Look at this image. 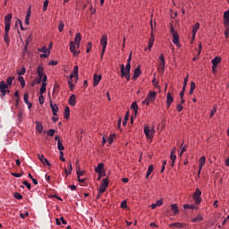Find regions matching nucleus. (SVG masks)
Listing matches in <instances>:
<instances>
[{
    "label": "nucleus",
    "instance_id": "1",
    "mask_svg": "<svg viewBox=\"0 0 229 229\" xmlns=\"http://www.w3.org/2000/svg\"><path fill=\"white\" fill-rule=\"evenodd\" d=\"M130 71H131V53L129 55L127 64H121V76L126 78L127 81H130Z\"/></svg>",
    "mask_w": 229,
    "mask_h": 229
},
{
    "label": "nucleus",
    "instance_id": "2",
    "mask_svg": "<svg viewBox=\"0 0 229 229\" xmlns=\"http://www.w3.org/2000/svg\"><path fill=\"white\" fill-rule=\"evenodd\" d=\"M12 17H13L12 13L7 14L4 17L5 32H4V41L5 42V44L7 46H10V38H9L8 33H10V28L12 26Z\"/></svg>",
    "mask_w": 229,
    "mask_h": 229
},
{
    "label": "nucleus",
    "instance_id": "3",
    "mask_svg": "<svg viewBox=\"0 0 229 229\" xmlns=\"http://www.w3.org/2000/svg\"><path fill=\"white\" fill-rule=\"evenodd\" d=\"M170 31L173 35V42L177 46V47H180V36L178 35V31L174 30V27L173 25L170 26Z\"/></svg>",
    "mask_w": 229,
    "mask_h": 229
},
{
    "label": "nucleus",
    "instance_id": "4",
    "mask_svg": "<svg viewBox=\"0 0 229 229\" xmlns=\"http://www.w3.org/2000/svg\"><path fill=\"white\" fill-rule=\"evenodd\" d=\"M155 99H157V92L151 91L147 96V98L145 100H143L141 103H142V105H147V106H149V104L153 103V101H155Z\"/></svg>",
    "mask_w": 229,
    "mask_h": 229
},
{
    "label": "nucleus",
    "instance_id": "5",
    "mask_svg": "<svg viewBox=\"0 0 229 229\" xmlns=\"http://www.w3.org/2000/svg\"><path fill=\"white\" fill-rule=\"evenodd\" d=\"M107 44H108V37H106V35L102 36L100 39V45L102 46L101 58H103V55H105V52L106 51Z\"/></svg>",
    "mask_w": 229,
    "mask_h": 229
},
{
    "label": "nucleus",
    "instance_id": "6",
    "mask_svg": "<svg viewBox=\"0 0 229 229\" xmlns=\"http://www.w3.org/2000/svg\"><path fill=\"white\" fill-rule=\"evenodd\" d=\"M0 92L3 98L6 96V92H10V90H8V84H6L4 81H0Z\"/></svg>",
    "mask_w": 229,
    "mask_h": 229
},
{
    "label": "nucleus",
    "instance_id": "7",
    "mask_svg": "<svg viewBox=\"0 0 229 229\" xmlns=\"http://www.w3.org/2000/svg\"><path fill=\"white\" fill-rule=\"evenodd\" d=\"M106 187H108V179L107 178L102 180V182L98 189V193L103 194V192H105V191H106Z\"/></svg>",
    "mask_w": 229,
    "mask_h": 229
},
{
    "label": "nucleus",
    "instance_id": "8",
    "mask_svg": "<svg viewBox=\"0 0 229 229\" xmlns=\"http://www.w3.org/2000/svg\"><path fill=\"white\" fill-rule=\"evenodd\" d=\"M193 199L196 205H199L201 203V191L197 189L193 194Z\"/></svg>",
    "mask_w": 229,
    "mask_h": 229
},
{
    "label": "nucleus",
    "instance_id": "9",
    "mask_svg": "<svg viewBox=\"0 0 229 229\" xmlns=\"http://www.w3.org/2000/svg\"><path fill=\"white\" fill-rule=\"evenodd\" d=\"M70 51L72 53L73 56H78V55H80V52L76 51V43L74 41L70 42Z\"/></svg>",
    "mask_w": 229,
    "mask_h": 229
},
{
    "label": "nucleus",
    "instance_id": "10",
    "mask_svg": "<svg viewBox=\"0 0 229 229\" xmlns=\"http://www.w3.org/2000/svg\"><path fill=\"white\" fill-rule=\"evenodd\" d=\"M144 133L148 139L153 138V130L149 129V126L148 125L144 127Z\"/></svg>",
    "mask_w": 229,
    "mask_h": 229
},
{
    "label": "nucleus",
    "instance_id": "11",
    "mask_svg": "<svg viewBox=\"0 0 229 229\" xmlns=\"http://www.w3.org/2000/svg\"><path fill=\"white\" fill-rule=\"evenodd\" d=\"M38 159L40 160V162L43 164V165H48L51 166V163H49V161L47 160V158H46V157L44 155H38Z\"/></svg>",
    "mask_w": 229,
    "mask_h": 229
},
{
    "label": "nucleus",
    "instance_id": "12",
    "mask_svg": "<svg viewBox=\"0 0 229 229\" xmlns=\"http://www.w3.org/2000/svg\"><path fill=\"white\" fill-rule=\"evenodd\" d=\"M206 162H207V157H205V156H202V157L199 158V174H200L201 169H203V165H205Z\"/></svg>",
    "mask_w": 229,
    "mask_h": 229
},
{
    "label": "nucleus",
    "instance_id": "13",
    "mask_svg": "<svg viewBox=\"0 0 229 229\" xmlns=\"http://www.w3.org/2000/svg\"><path fill=\"white\" fill-rule=\"evenodd\" d=\"M50 107L53 112V115L56 116L58 115V106L56 104H53V101L50 100Z\"/></svg>",
    "mask_w": 229,
    "mask_h": 229
},
{
    "label": "nucleus",
    "instance_id": "14",
    "mask_svg": "<svg viewBox=\"0 0 229 229\" xmlns=\"http://www.w3.org/2000/svg\"><path fill=\"white\" fill-rule=\"evenodd\" d=\"M140 74H142V71H140V66H138L134 70L132 80H134V81L137 80L139 78V76H140Z\"/></svg>",
    "mask_w": 229,
    "mask_h": 229
},
{
    "label": "nucleus",
    "instance_id": "15",
    "mask_svg": "<svg viewBox=\"0 0 229 229\" xmlns=\"http://www.w3.org/2000/svg\"><path fill=\"white\" fill-rule=\"evenodd\" d=\"M100 81H101V75L94 74L93 86L98 87V85H99Z\"/></svg>",
    "mask_w": 229,
    "mask_h": 229
},
{
    "label": "nucleus",
    "instance_id": "16",
    "mask_svg": "<svg viewBox=\"0 0 229 229\" xmlns=\"http://www.w3.org/2000/svg\"><path fill=\"white\" fill-rule=\"evenodd\" d=\"M104 167H105V164L100 163L98 165L97 167H95V172L98 173V174H103Z\"/></svg>",
    "mask_w": 229,
    "mask_h": 229
},
{
    "label": "nucleus",
    "instance_id": "17",
    "mask_svg": "<svg viewBox=\"0 0 229 229\" xmlns=\"http://www.w3.org/2000/svg\"><path fill=\"white\" fill-rule=\"evenodd\" d=\"M173 101H174V98H173V96H171V93H167V95H166L167 108H169V106H171V105L173 104Z\"/></svg>",
    "mask_w": 229,
    "mask_h": 229
},
{
    "label": "nucleus",
    "instance_id": "18",
    "mask_svg": "<svg viewBox=\"0 0 229 229\" xmlns=\"http://www.w3.org/2000/svg\"><path fill=\"white\" fill-rule=\"evenodd\" d=\"M224 25L229 26V10L224 13Z\"/></svg>",
    "mask_w": 229,
    "mask_h": 229
},
{
    "label": "nucleus",
    "instance_id": "19",
    "mask_svg": "<svg viewBox=\"0 0 229 229\" xmlns=\"http://www.w3.org/2000/svg\"><path fill=\"white\" fill-rule=\"evenodd\" d=\"M73 42L76 44L77 47H80V44L81 42V34L80 32L76 34Z\"/></svg>",
    "mask_w": 229,
    "mask_h": 229
},
{
    "label": "nucleus",
    "instance_id": "20",
    "mask_svg": "<svg viewBox=\"0 0 229 229\" xmlns=\"http://www.w3.org/2000/svg\"><path fill=\"white\" fill-rule=\"evenodd\" d=\"M212 65H213V69H215V67H217L218 64H221V57L216 56L214 59L211 60Z\"/></svg>",
    "mask_w": 229,
    "mask_h": 229
},
{
    "label": "nucleus",
    "instance_id": "21",
    "mask_svg": "<svg viewBox=\"0 0 229 229\" xmlns=\"http://www.w3.org/2000/svg\"><path fill=\"white\" fill-rule=\"evenodd\" d=\"M153 44H155V35H153V31L151 32V37L148 39V50L150 51L151 47H153Z\"/></svg>",
    "mask_w": 229,
    "mask_h": 229
},
{
    "label": "nucleus",
    "instance_id": "22",
    "mask_svg": "<svg viewBox=\"0 0 229 229\" xmlns=\"http://www.w3.org/2000/svg\"><path fill=\"white\" fill-rule=\"evenodd\" d=\"M158 72H161V74H164L165 71V63H159L157 66Z\"/></svg>",
    "mask_w": 229,
    "mask_h": 229
},
{
    "label": "nucleus",
    "instance_id": "23",
    "mask_svg": "<svg viewBox=\"0 0 229 229\" xmlns=\"http://www.w3.org/2000/svg\"><path fill=\"white\" fill-rule=\"evenodd\" d=\"M69 105L71 106H76V95L72 94L69 98Z\"/></svg>",
    "mask_w": 229,
    "mask_h": 229
},
{
    "label": "nucleus",
    "instance_id": "24",
    "mask_svg": "<svg viewBox=\"0 0 229 229\" xmlns=\"http://www.w3.org/2000/svg\"><path fill=\"white\" fill-rule=\"evenodd\" d=\"M35 123H36L37 131H38L39 133H42V131H44V126L42 125V123L35 122Z\"/></svg>",
    "mask_w": 229,
    "mask_h": 229
},
{
    "label": "nucleus",
    "instance_id": "25",
    "mask_svg": "<svg viewBox=\"0 0 229 229\" xmlns=\"http://www.w3.org/2000/svg\"><path fill=\"white\" fill-rule=\"evenodd\" d=\"M38 78H40V80H42V77L44 76V68L42 66H38Z\"/></svg>",
    "mask_w": 229,
    "mask_h": 229
},
{
    "label": "nucleus",
    "instance_id": "26",
    "mask_svg": "<svg viewBox=\"0 0 229 229\" xmlns=\"http://www.w3.org/2000/svg\"><path fill=\"white\" fill-rule=\"evenodd\" d=\"M170 228H182L183 224L176 222L169 225Z\"/></svg>",
    "mask_w": 229,
    "mask_h": 229
},
{
    "label": "nucleus",
    "instance_id": "27",
    "mask_svg": "<svg viewBox=\"0 0 229 229\" xmlns=\"http://www.w3.org/2000/svg\"><path fill=\"white\" fill-rule=\"evenodd\" d=\"M171 209L173 210L174 214H180V209L178 208V205L176 204H172L171 205Z\"/></svg>",
    "mask_w": 229,
    "mask_h": 229
},
{
    "label": "nucleus",
    "instance_id": "28",
    "mask_svg": "<svg viewBox=\"0 0 229 229\" xmlns=\"http://www.w3.org/2000/svg\"><path fill=\"white\" fill-rule=\"evenodd\" d=\"M71 117V109H69V106H65L64 108V119H69Z\"/></svg>",
    "mask_w": 229,
    "mask_h": 229
},
{
    "label": "nucleus",
    "instance_id": "29",
    "mask_svg": "<svg viewBox=\"0 0 229 229\" xmlns=\"http://www.w3.org/2000/svg\"><path fill=\"white\" fill-rule=\"evenodd\" d=\"M131 108L134 110L135 115H137V112H139V106L137 105V102H133L131 106Z\"/></svg>",
    "mask_w": 229,
    "mask_h": 229
},
{
    "label": "nucleus",
    "instance_id": "30",
    "mask_svg": "<svg viewBox=\"0 0 229 229\" xmlns=\"http://www.w3.org/2000/svg\"><path fill=\"white\" fill-rule=\"evenodd\" d=\"M128 119H130V111H127L125 114L124 119L123 121V126H126V124L128 123Z\"/></svg>",
    "mask_w": 229,
    "mask_h": 229
},
{
    "label": "nucleus",
    "instance_id": "31",
    "mask_svg": "<svg viewBox=\"0 0 229 229\" xmlns=\"http://www.w3.org/2000/svg\"><path fill=\"white\" fill-rule=\"evenodd\" d=\"M153 173V165H149L147 174H146V178H149V176L151 175V174Z\"/></svg>",
    "mask_w": 229,
    "mask_h": 229
},
{
    "label": "nucleus",
    "instance_id": "32",
    "mask_svg": "<svg viewBox=\"0 0 229 229\" xmlns=\"http://www.w3.org/2000/svg\"><path fill=\"white\" fill-rule=\"evenodd\" d=\"M73 75V78H75L76 81H78V65L74 66L73 72L72 73Z\"/></svg>",
    "mask_w": 229,
    "mask_h": 229
},
{
    "label": "nucleus",
    "instance_id": "33",
    "mask_svg": "<svg viewBox=\"0 0 229 229\" xmlns=\"http://www.w3.org/2000/svg\"><path fill=\"white\" fill-rule=\"evenodd\" d=\"M72 78H74V75L71 74L70 80L68 81V84H69L71 90H72V89H74V84L72 83Z\"/></svg>",
    "mask_w": 229,
    "mask_h": 229
},
{
    "label": "nucleus",
    "instance_id": "34",
    "mask_svg": "<svg viewBox=\"0 0 229 229\" xmlns=\"http://www.w3.org/2000/svg\"><path fill=\"white\" fill-rule=\"evenodd\" d=\"M46 87H47V83L43 82L41 85V88L39 89L40 96H42V94H44V92H46Z\"/></svg>",
    "mask_w": 229,
    "mask_h": 229
},
{
    "label": "nucleus",
    "instance_id": "35",
    "mask_svg": "<svg viewBox=\"0 0 229 229\" xmlns=\"http://www.w3.org/2000/svg\"><path fill=\"white\" fill-rule=\"evenodd\" d=\"M40 83H42V79L38 77L33 81L31 87H35V85H38Z\"/></svg>",
    "mask_w": 229,
    "mask_h": 229
},
{
    "label": "nucleus",
    "instance_id": "36",
    "mask_svg": "<svg viewBox=\"0 0 229 229\" xmlns=\"http://www.w3.org/2000/svg\"><path fill=\"white\" fill-rule=\"evenodd\" d=\"M192 223H199V221H203V216L201 215H198L197 217L193 218Z\"/></svg>",
    "mask_w": 229,
    "mask_h": 229
},
{
    "label": "nucleus",
    "instance_id": "37",
    "mask_svg": "<svg viewBox=\"0 0 229 229\" xmlns=\"http://www.w3.org/2000/svg\"><path fill=\"white\" fill-rule=\"evenodd\" d=\"M170 160L172 162L171 166L174 167V162H176V156H175V154H171L170 155Z\"/></svg>",
    "mask_w": 229,
    "mask_h": 229
},
{
    "label": "nucleus",
    "instance_id": "38",
    "mask_svg": "<svg viewBox=\"0 0 229 229\" xmlns=\"http://www.w3.org/2000/svg\"><path fill=\"white\" fill-rule=\"evenodd\" d=\"M17 74L19 76H24L26 74V68L22 67L21 70H17Z\"/></svg>",
    "mask_w": 229,
    "mask_h": 229
},
{
    "label": "nucleus",
    "instance_id": "39",
    "mask_svg": "<svg viewBox=\"0 0 229 229\" xmlns=\"http://www.w3.org/2000/svg\"><path fill=\"white\" fill-rule=\"evenodd\" d=\"M198 30H199V22H197L192 29V33L193 35H196L198 33Z\"/></svg>",
    "mask_w": 229,
    "mask_h": 229
},
{
    "label": "nucleus",
    "instance_id": "40",
    "mask_svg": "<svg viewBox=\"0 0 229 229\" xmlns=\"http://www.w3.org/2000/svg\"><path fill=\"white\" fill-rule=\"evenodd\" d=\"M57 149H59V151H64V149H65V147H64L61 140L57 141Z\"/></svg>",
    "mask_w": 229,
    "mask_h": 229
},
{
    "label": "nucleus",
    "instance_id": "41",
    "mask_svg": "<svg viewBox=\"0 0 229 229\" xmlns=\"http://www.w3.org/2000/svg\"><path fill=\"white\" fill-rule=\"evenodd\" d=\"M47 6H49V1L48 0H45L44 4H43V12H47Z\"/></svg>",
    "mask_w": 229,
    "mask_h": 229
},
{
    "label": "nucleus",
    "instance_id": "42",
    "mask_svg": "<svg viewBox=\"0 0 229 229\" xmlns=\"http://www.w3.org/2000/svg\"><path fill=\"white\" fill-rule=\"evenodd\" d=\"M64 28H65V24L64 23V21H60L58 25V30L62 32L64 31Z\"/></svg>",
    "mask_w": 229,
    "mask_h": 229
},
{
    "label": "nucleus",
    "instance_id": "43",
    "mask_svg": "<svg viewBox=\"0 0 229 229\" xmlns=\"http://www.w3.org/2000/svg\"><path fill=\"white\" fill-rule=\"evenodd\" d=\"M183 208H190L191 210H194V208H196V206L191 204H184Z\"/></svg>",
    "mask_w": 229,
    "mask_h": 229
},
{
    "label": "nucleus",
    "instance_id": "44",
    "mask_svg": "<svg viewBox=\"0 0 229 229\" xmlns=\"http://www.w3.org/2000/svg\"><path fill=\"white\" fill-rule=\"evenodd\" d=\"M15 80V77L14 76H12V77H8L7 79V85L11 86L12 83H13V81Z\"/></svg>",
    "mask_w": 229,
    "mask_h": 229
},
{
    "label": "nucleus",
    "instance_id": "45",
    "mask_svg": "<svg viewBox=\"0 0 229 229\" xmlns=\"http://www.w3.org/2000/svg\"><path fill=\"white\" fill-rule=\"evenodd\" d=\"M185 96V91H181L180 92V98H181V103L183 105L185 103V99H183V97Z\"/></svg>",
    "mask_w": 229,
    "mask_h": 229
},
{
    "label": "nucleus",
    "instance_id": "46",
    "mask_svg": "<svg viewBox=\"0 0 229 229\" xmlns=\"http://www.w3.org/2000/svg\"><path fill=\"white\" fill-rule=\"evenodd\" d=\"M114 139H115V134H112L108 138V144H113L114 143Z\"/></svg>",
    "mask_w": 229,
    "mask_h": 229
},
{
    "label": "nucleus",
    "instance_id": "47",
    "mask_svg": "<svg viewBox=\"0 0 229 229\" xmlns=\"http://www.w3.org/2000/svg\"><path fill=\"white\" fill-rule=\"evenodd\" d=\"M28 99H29L28 93H25V94L23 95V101H24L25 105L30 104V101H29Z\"/></svg>",
    "mask_w": 229,
    "mask_h": 229
},
{
    "label": "nucleus",
    "instance_id": "48",
    "mask_svg": "<svg viewBox=\"0 0 229 229\" xmlns=\"http://www.w3.org/2000/svg\"><path fill=\"white\" fill-rule=\"evenodd\" d=\"M13 196L16 199H22V194L19 192H14Z\"/></svg>",
    "mask_w": 229,
    "mask_h": 229
},
{
    "label": "nucleus",
    "instance_id": "49",
    "mask_svg": "<svg viewBox=\"0 0 229 229\" xmlns=\"http://www.w3.org/2000/svg\"><path fill=\"white\" fill-rule=\"evenodd\" d=\"M23 185H25L29 191L31 190V184L28 182V181H24Z\"/></svg>",
    "mask_w": 229,
    "mask_h": 229
},
{
    "label": "nucleus",
    "instance_id": "50",
    "mask_svg": "<svg viewBox=\"0 0 229 229\" xmlns=\"http://www.w3.org/2000/svg\"><path fill=\"white\" fill-rule=\"evenodd\" d=\"M225 38H228V37H229V25L225 26Z\"/></svg>",
    "mask_w": 229,
    "mask_h": 229
},
{
    "label": "nucleus",
    "instance_id": "51",
    "mask_svg": "<svg viewBox=\"0 0 229 229\" xmlns=\"http://www.w3.org/2000/svg\"><path fill=\"white\" fill-rule=\"evenodd\" d=\"M128 208V203L126 200H123L122 203H121V208Z\"/></svg>",
    "mask_w": 229,
    "mask_h": 229
},
{
    "label": "nucleus",
    "instance_id": "52",
    "mask_svg": "<svg viewBox=\"0 0 229 229\" xmlns=\"http://www.w3.org/2000/svg\"><path fill=\"white\" fill-rule=\"evenodd\" d=\"M58 89H60V86L55 83L53 89V95H55V92H58Z\"/></svg>",
    "mask_w": 229,
    "mask_h": 229
},
{
    "label": "nucleus",
    "instance_id": "53",
    "mask_svg": "<svg viewBox=\"0 0 229 229\" xmlns=\"http://www.w3.org/2000/svg\"><path fill=\"white\" fill-rule=\"evenodd\" d=\"M216 112H217V108L214 107L213 110L210 112V115L209 117L212 119V117H214Z\"/></svg>",
    "mask_w": 229,
    "mask_h": 229
},
{
    "label": "nucleus",
    "instance_id": "54",
    "mask_svg": "<svg viewBox=\"0 0 229 229\" xmlns=\"http://www.w3.org/2000/svg\"><path fill=\"white\" fill-rule=\"evenodd\" d=\"M90 49H92V43L89 42L87 45V51L86 53H90Z\"/></svg>",
    "mask_w": 229,
    "mask_h": 229
},
{
    "label": "nucleus",
    "instance_id": "55",
    "mask_svg": "<svg viewBox=\"0 0 229 229\" xmlns=\"http://www.w3.org/2000/svg\"><path fill=\"white\" fill-rule=\"evenodd\" d=\"M47 135H49V137H55V130L50 129V130L47 131Z\"/></svg>",
    "mask_w": 229,
    "mask_h": 229
},
{
    "label": "nucleus",
    "instance_id": "56",
    "mask_svg": "<svg viewBox=\"0 0 229 229\" xmlns=\"http://www.w3.org/2000/svg\"><path fill=\"white\" fill-rule=\"evenodd\" d=\"M28 216H30V213L26 212L25 214L21 213L20 214V217H21V219H26V217H28Z\"/></svg>",
    "mask_w": 229,
    "mask_h": 229
},
{
    "label": "nucleus",
    "instance_id": "57",
    "mask_svg": "<svg viewBox=\"0 0 229 229\" xmlns=\"http://www.w3.org/2000/svg\"><path fill=\"white\" fill-rule=\"evenodd\" d=\"M59 158L61 162H65V157H64V151H60Z\"/></svg>",
    "mask_w": 229,
    "mask_h": 229
},
{
    "label": "nucleus",
    "instance_id": "58",
    "mask_svg": "<svg viewBox=\"0 0 229 229\" xmlns=\"http://www.w3.org/2000/svg\"><path fill=\"white\" fill-rule=\"evenodd\" d=\"M162 205H164V201L162 199L156 201V207H162Z\"/></svg>",
    "mask_w": 229,
    "mask_h": 229
},
{
    "label": "nucleus",
    "instance_id": "59",
    "mask_svg": "<svg viewBox=\"0 0 229 229\" xmlns=\"http://www.w3.org/2000/svg\"><path fill=\"white\" fill-rule=\"evenodd\" d=\"M30 39H25L24 51H28V46L30 45Z\"/></svg>",
    "mask_w": 229,
    "mask_h": 229
},
{
    "label": "nucleus",
    "instance_id": "60",
    "mask_svg": "<svg viewBox=\"0 0 229 229\" xmlns=\"http://www.w3.org/2000/svg\"><path fill=\"white\" fill-rule=\"evenodd\" d=\"M39 105H44V96L40 95L38 98Z\"/></svg>",
    "mask_w": 229,
    "mask_h": 229
},
{
    "label": "nucleus",
    "instance_id": "61",
    "mask_svg": "<svg viewBox=\"0 0 229 229\" xmlns=\"http://www.w3.org/2000/svg\"><path fill=\"white\" fill-rule=\"evenodd\" d=\"M83 174H85L84 171H80V170L77 171V178H80V176H83Z\"/></svg>",
    "mask_w": 229,
    "mask_h": 229
},
{
    "label": "nucleus",
    "instance_id": "62",
    "mask_svg": "<svg viewBox=\"0 0 229 229\" xmlns=\"http://www.w3.org/2000/svg\"><path fill=\"white\" fill-rule=\"evenodd\" d=\"M159 60H160L159 63H165V58L164 57V54H161V55H160Z\"/></svg>",
    "mask_w": 229,
    "mask_h": 229
},
{
    "label": "nucleus",
    "instance_id": "63",
    "mask_svg": "<svg viewBox=\"0 0 229 229\" xmlns=\"http://www.w3.org/2000/svg\"><path fill=\"white\" fill-rule=\"evenodd\" d=\"M183 110V106L182 104L177 105V111L182 112Z\"/></svg>",
    "mask_w": 229,
    "mask_h": 229
},
{
    "label": "nucleus",
    "instance_id": "64",
    "mask_svg": "<svg viewBox=\"0 0 229 229\" xmlns=\"http://www.w3.org/2000/svg\"><path fill=\"white\" fill-rule=\"evenodd\" d=\"M49 65H58V61L52 60L49 62Z\"/></svg>",
    "mask_w": 229,
    "mask_h": 229
}]
</instances>
